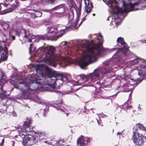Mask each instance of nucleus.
Wrapping results in <instances>:
<instances>
[{"label":"nucleus","mask_w":146,"mask_h":146,"mask_svg":"<svg viewBox=\"0 0 146 146\" xmlns=\"http://www.w3.org/2000/svg\"><path fill=\"white\" fill-rule=\"evenodd\" d=\"M40 75L35 78L25 80L23 78L22 76H20L17 77L15 80L16 85L21 84L24 85L20 88L23 95L30 97L31 100L35 102L38 103L40 99L35 92L36 90L39 87L35 85V83L42 85V86L46 88V91L60 93V91L55 88L56 81L60 80L63 82H69L66 76L62 74H58L56 77L50 78L48 74H45V76H47L46 78L42 74H40Z\"/></svg>","instance_id":"1"},{"label":"nucleus","mask_w":146,"mask_h":146,"mask_svg":"<svg viewBox=\"0 0 146 146\" xmlns=\"http://www.w3.org/2000/svg\"><path fill=\"white\" fill-rule=\"evenodd\" d=\"M97 39L99 42L96 46H91L90 45L89 41L87 40L82 41L79 46L72 49L68 48V45L66 42H62L59 45L60 51L62 50L70 51L71 53L75 52L81 54L82 58L78 61V64L80 67L86 69V66L89 64L96 61L99 57L102 56L106 55L109 49L105 48L102 46L104 39L101 33L97 35Z\"/></svg>","instance_id":"2"},{"label":"nucleus","mask_w":146,"mask_h":146,"mask_svg":"<svg viewBox=\"0 0 146 146\" xmlns=\"http://www.w3.org/2000/svg\"><path fill=\"white\" fill-rule=\"evenodd\" d=\"M112 10V19L117 27L127 13L134 10V6L139 5L144 9L146 0H102Z\"/></svg>","instance_id":"3"},{"label":"nucleus","mask_w":146,"mask_h":146,"mask_svg":"<svg viewBox=\"0 0 146 146\" xmlns=\"http://www.w3.org/2000/svg\"><path fill=\"white\" fill-rule=\"evenodd\" d=\"M120 65L112 60L105 61L102 66L95 69L94 72L86 76L84 74L80 75V77L82 83H78V85L83 86H92L95 88L96 90L99 89L101 88L100 83L98 80L102 79L105 76H107L111 72L115 71L113 68H119Z\"/></svg>","instance_id":"4"},{"label":"nucleus","mask_w":146,"mask_h":146,"mask_svg":"<svg viewBox=\"0 0 146 146\" xmlns=\"http://www.w3.org/2000/svg\"><path fill=\"white\" fill-rule=\"evenodd\" d=\"M54 50V48L52 46L40 48L37 53H40L38 56L40 58V61L44 62L46 64L54 67H56L58 63L62 67H65L68 64V60L62 56L56 58L55 60L54 59L55 58Z\"/></svg>","instance_id":"5"},{"label":"nucleus","mask_w":146,"mask_h":146,"mask_svg":"<svg viewBox=\"0 0 146 146\" xmlns=\"http://www.w3.org/2000/svg\"><path fill=\"white\" fill-rule=\"evenodd\" d=\"M56 29L52 27H48L47 28V32L44 35H40L38 36L35 37V36L30 34L28 31H25L23 29H18L15 31L16 35L18 36H23L24 34V37L28 39L29 42H31L35 38L36 39L34 41L37 42V39L43 40L46 39L54 40H56L57 38L62 36L64 33V29L60 31V33H57L55 31Z\"/></svg>","instance_id":"6"},{"label":"nucleus","mask_w":146,"mask_h":146,"mask_svg":"<svg viewBox=\"0 0 146 146\" xmlns=\"http://www.w3.org/2000/svg\"><path fill=\"white\" fill-rule=\"evenodd\" d=\"M117 42L118 46L121 48H114L109 49V51L110 52L116 51L113 55L112 60L116 62L118 64L120 65L121 63H122L124 62L123 61L124 59V56L125 55L128 47L127 44L124 41L123 38L121 37H119L117 38Z\"/></svg>","instance_id":"7"},{"label":"nucleus","mask_w":146,"mask_h":146,"mask_svg":"<svg viewBox=\"0 0 146 146\" xmlns=\"http://www.w3.org/2000/svg\"><path fill=\"white\" fill-rule=\"evenodd\" d=\"M80 13L77 12L76 9L73 7L71 10L68 16V20L70 21L68 24V26L66 27L65 29L75 30L77 29L79 27L77 26V24L79 21L80 16Z\"/></svg>","instance_id":"8"},{"label":"nucleus","mask_w":146,"mask_h":146,"mask_svg":"<svg viewBox=\"0 0 146 146\" xmlns=\"http://www.w3.org/2000/svg\"><path fill=\"white\" fill-rule=\"evenodd\" d=\"M130 64L133 65L137 64L138 65L136 67L138 74L142 76L146 75V60L140 58H137L129 62Z\"/></svg>","instance_id":"9"},{"label":"nucleus","mask_w":146,"mask_h":146,"mask_svg":"<svg viewBox=\"0 0 146 146\" xmlns=\"http://www.w3.org/2000/svg\"><path fill=\"white\" fill-rule=\"evenodd\" d=\"M31 123V122L29 120L25 122L24 124L20 129L21 130H18V132L20 136L29 135V133L33 131V127L29 125Z\"/></svg>","instance_id":"10"},{"label":"nucleus","mask_w":146,"mask_h":146,"mask_svg":"<svg viewBox=\"0 0 146 146\" xmlns=\"http://www.w3.org/2000/svg\"><path fill=\"white\" fill-rule=\"evenodd\" d=\"M46 134L43 132L36 133L33 136H29L27 138V140L30 142V144L32 145L36 144L38 141L44 139L46 137Z\"/></svg>","instance_id":"11"},{"label":"nucleus","mask_w":146,"mask_h":146,"mask_svg":"<svg viewBox=\"0 0 146 146\" xmlns=\"http://www.w3.org/2000/svg\"><path fill=\"white\" fill-rule=\"evenodd\" d=\"M2 42L0 44V58L2 61L6 60L8 57V47L9 45L5 40Z\"/></svg>","instance_id":"12"},{"label":"nucleus","mask_w":146,"mask_h":146,"mask_svg":"<svg viewBox=\"0 0 146 146\" xmlns=\"http://www.w3.org/2000/svg\"><path fill=\"white\" fill-rule=\"evenodd\" d=\"M143 136L140 134L137 131H134L133 132L132 140L136 145L139 146L142 145L144 143Z\"/></svg>","instance_id":"13"},{"label":"nucleus","mask_w":146,"mask_h":146,"mask_svg":"<svg viewBox=\"0 0 146 146\" xmlns=\"http://www.w3.org/2000/svg\"><path fill=\"white\" fill-rule=\"evenodd\" d=\"M82 0H81V2H82ZM84 1L85 5L84 11L85 13H86L82 19L79 25V26H80L82 24L83 22L85 20L86 17L88 15V14L92 10V9L93 8L92 4L90 0H84Z\"/></svg>","instance_id":"14"},{"label":"nucleus","mask_w":146,"mask_h":146,"mask_svg":"<svg viewBox=\"0 0 146 146\" xmlns=\"http://www.w3.org/2000/svg\"><path fill=\"white\" fill-rule=\"evenodd\" d=\"M2 8L3 10L1 11V14H3L13 11L14 10L13 8L11 7V6L9 3H0V11Z\"/></svg>","instance_id":"15"},{"label":"nucleus","mask_w":146,"mask_h":146,"mask_svg":"<svg viewBox=\"0 0 146 146\" xmlns=\"http://www.w3.org/2000/svg\"><path fill=\"white\" fill-rule=\"evenodd\" d=\"M45 70L50 72L51 71V69L48 66L41 64L37 65L36 66L35 69L33 71L34 72H35L36 74H38L40 73L42 71Z\"/></svg>","instance_id":"16"},{"label":"nucleus","mask_w":146,"mask_h":146,"mask_svg":"<svg viewBox=\"0 0 146 146\" xmlns=\"http://www.w3.org/2000/svg\"><path fill=\"white\" fill-rule=\"evenodd\" d=\"M90 139L87 137L81 135L77 139V146H85L90 142Z\"/></svg>","instance_id":"17"},{"label":"nucleus","mask_w":146,"mask_h":146,"mask_svg":"<svg viewBox=\"0 0 146 146\" xmlns=\"http://www.w3.org/2000/svg\"><path fill=\"white\" fill-rule=\"evenodd\" d=\"M15 22H16V24L13 23V24L12 22H3L1 24V26L3 27L4 30L9 31L10 28L14 29L16 24H17L19 22V21H15Z\"/></svg>","instance_id":"18"},{"label":"nucleus","mask_w":146,"mask_h":146,"mask_svg":"<svg viewBox=\"0 0 146 146\" xmlns=\"http://www.w3.org/2000/svg\"><path fill=\"white\" fill-rule=\"evenodd\" d=\"M32 1L38 6L40 5L43 6L45 4V2L50 4H53L55 3L54 0H32Z\"/></svg>","instance_id":"19"},{"label":"nucleus","mask_w":146,"mask_h":146,"mask_svg":"<svg viewBox=\"0 0 146 146\" xmlns=\"http://www.w3.org/2000/svg\"><path fill=\"white\" fill-rule=\"evenodd\" d=\"M56 105H52L51 106L54 107L57 110H60L61 112H64V107L61 106H59L57 105V104H62V100L61 99H59V101H56Z\"/></svg>","instance_id":"20"},{"label":"nucleus","mask_w":146,"mask_h":146,"mask_svg":"<svg viewBox=\"0 0 146 146\" xmlns=\"http://www.w3.org/2000/svg\"><path fill=\"white\" fill-rule=\"evenodd\" d=\"M1 80H0V90L2 91H3V88L2 84H3L4 82V79L5 78V73L2 72H1Z\"/></svg>","instance_id":"21"},{"label":"nucleus","mask_w":146,"mask_h":146,"mask_svg":"<svg viewBox=\"0 0 146 146\" xmlns=\"http://www.w3.org/2000/svg\"><path fill=\"white\" fill-rule=\"evenodd\" d=\"M129 85H130L129 83H127L126 84L124 83L123 86V92H128L131 88H129Z\"/></svg>","instance_id":"22"},{"label":"nucleus","mask_w":146,"mask_h":146,"mask_svg":"<svg viewBox=\"0 0 146 146\" xmlns=\"http://www.w3.org/2000/svg\"><path fill=\"white\" fill-rule=\"evenodd\" d=\"M33 11L37 17H40L42 16V13L40 11L34 9L33 10Z\"/></svg>","instance_id":"23"},{"label":"nucleus","mask_w":146,"mask_h":146,"mask_svg":"<svg viewBox=\"0 0 146 146\" xmlns=\"http://www.w3.org/2000/svg\"><path fill=\"white\" fill-rule=\"evenodd\" d=\"M136 130L135 131H137L136 130L138 129H139L143 130H144L145 129V127H143V125L140 124H137L136 125Z\"/></svg>","instance_id":"24"},{"label":"nucleus","mask_w":146,"mask_h":146,"mask_svg":"<svg viewBox=\"0 0 146 146\" xmlns=\"http://www.w3.org/2000/svg\"><path fill=\"white\" fill-rule=\"evenodd\" d=\"M49 108V107L48 106H46L44 110V113L43 114V115L44 117L46 116V114L48 111Z\"/></svg>","instance_id":"25"},{"label":"nucleus","mask_w":146,"mask_h":146,"mask_svg":"<svg viewBox=\"0 0 146 146\" xmlns=\"http://www.w3.org/2000/svg\"><path fill=\"white\" fill-rule=\"evenodd\" d=\"M35 48L33 44H30L29 47V52H33L35 50Z\"/></svg>","instance_id":"26"},{"label":"nucleus","mask_w":146,"mask_h":146,"mask_svg":"<svg viewBox=\"0 0 146 146\" xmlns=\"http://www.w3.org/2000/svg\"><path fill=\"white\" fill-rule=\"evenodd\" d=\"M27 10H26L25 9H22L20 10V11L17 13V14H22L24 13H25L27 12Z\"/></svg>","instance_id":"27"},{"label":"nucleus","mask_w":146,"mask_h":146,"mask_svg":"<svg viewBox=\"0 0 146 146\" xmlns=\"http://www.w3.org/2000/svg\"><path fill=\"white\" fill-rule=\"evenodd\" d=\"M60 8V6L59 5L51 9L52 12L54 11L58 10V9H59Z\"/></svg>","instance_id":"28"},{"label":"nucleus","mask_w":146,"mask_h":146,"mask_svg":"<svg viewBox=\"0 0 146 146\" xmlns=\"http://www.w3.org/2000/svg\"><path fill=\"white\" fill-rule=\"evenodd\" d=\"M97 114L99 117H101L102 118H107V115L103 113Z\"/></svg>","instance_id":"29"},{"label":"nucleus","mask_w":146,"mask_h":146,"mask_svg":"<svg viewBox=\"0 0 146 146\" xmlns=\"http://www.w3.org/2000/svg\"><path fill=\"white\" fill-rule=\"evenodd\" d=\"M42 11L44 12H46L47 13H51L52 12L51 9H43L42 10Z\"/></svg>","instance_id":"30"},{"label":"nucleus","mask_w":146,"mask_h":146,"mask_svg":"<svg viewBox=\"0 0 146 146\" xmlns=\"http://www.w3.org/2000/svg\"><path fill=\"white\" fill-rule=\"evenodd\" d=\"M9 36L10 37V39H11L12 40H15V36L13 35H11V34L10 33V31H9Z\"/></svg>","instance_id":"31"},{"label":"nucleus","mask_w":146,"mask_h":146,"mask_svg":"<svg viewBox=\"0 0 146 146\" xmlns=\"http://www.w3.org/2000/svg\"><path fill=\"white\" fill-rule=\"evenodd\" d=\"M138 42L139 43L141 42L146 43V39H143L142 40H139L138 41Z\"/></svg>","instance_id":"32"},{"label":"nucleus","mask_w":146,"mask_h":146,"mask_svg":"<svg viewBox=\"0 0 146 146\" xmlns=\"http://www.w3.org/2000/svg\"><path fill=\"white\" fill-rule=\"evenodd\" d=\"M31 17L33 18H35L36 17H36V15H35V13H34V12L33 13H31Z\"/></svg>","instance_id":"33"},{"label":"nucleus","mask_w":146,"mask_h":146,"mask_svg":"<svg viewBox=\"0 0 146 146\" xmlns=\"http://www.w3.org/2000/svg\"><path fill=\"white\" fill-rule=\"evenodd\" d=\"M4 140L3 139L2 140L1 143V144H0V145H3L4 143Z\"/></svg>","instance_id":"34"},{"label":"nucleus","mask_w":146,"mask_h":146,"mask_svg":"<svg viewBox=\"0 0 146 146\" xmlns=\"http://www.w3.org/2000/svg\"><path fill=\"white\" fill-rule=\"evenodd\" d=\"M122 132H123V131H122L121 132H117V135H122ZM120 137V136H119V137Z\"/></svg>","instance_id":"35"},{"label":"nucleus","mask_w":146,"mask_h":146,"mask_svg":"<svg viewBox=\"0 0 146 146\" xmlns=\"http://www.w3.org/2000/svg\"><path fill=\"white\" fill-rule=\"evenodd\" d=\"M16 115L17 114H16V113H15L14 112H13V116H16Z\"/></svg>","instance_id":"36"},{"label":"nucleus","mask_w":146,"mask_h":146,"mask_svg":"<svg viewBox=\"0 0 146 146\" xmlns=\"http://www.w3.org/2000/svg\"><path fill=\"white\" fill-rule=\"evenodd\" d=\"M1 35H2L3 36H4V37L5 39H6V38H5L6 37H7V36H5V35L4 34H3L2 33H1Z\"/></svg>","instance_id":"37"},{"label":"nucleus","mask_w":146,"mask_h":146,"mask_svg":"<svg viewBox=\"0 0 146 146\" xmlns=\"http://www.w3.org/2000/svg\"><path fill=\"white\" fill-rule=\"evenodd\" d=\"M12 0H6V1H9V2H12Z\"/></svg>","instance_id":"38"},{"label":"nucleus","mask_w":146,"mask_h":146,"mask_svg":"<svg viewBox=\"0 0 146 146\" xmlns=\"http://www.w3.org/2000/svg\"><path fill=\"white\" fill-rule=\"evenodd\" d=\"M59 13H57V12H55L54 13V14L55 15L56 14H59Z\"/></svg>","instance_id":"39"},{"label":"nucleus","mask_w":146,"mask_h":146,"mask_svg":"<svg viewBox=\"0 0 146 146\" xmlns=\"http://www.w3.org/2000/svg\"><path fill=\"white\" fill-rule=\"evenodd\" d=\"M131 93L129 94V98H130L131 97Z\"/></svg>","instance_id":"40"},{"label":"nucleus","mask_w":146,"mask_h":146,"mask_svg":"<svg viewBox=\"0 0 146 146\" xmlns=\"http://www.w3.org/2000/svg\"><path fill=\"white\" fill-rule=\"evenodd\" d=\"M97 122H98V124L99 125V121L98 120V119H97Z\"/></svg>","instance_id":"41"},{"label":"nucleus","mask_w":146,"mask_h":146,"mask_svg":"<svg viewBox=\"0 0 146 146\" xmlns=\"http://www.w3.org/2000/svg\"><path fill=\"white\" fill-rule=\"evenodd\" d=\"M66 116H67L68 115V113H66Z\"/></svg>","instance_id":"42"},{"label":"nucleus","mask_w":146,"mask_h":146,"mask_svg":"<svg viewBox=\"0 0 146 146\" xmlns=\"http://www.w3.org/2000/svg\"><path fill=\"white\" fill-rule=\"evenodd\" d=\"M92 15H93V16H94L95 15V14H94V13H93Z\"/></svg>","instance_id":"43"},{"label":"nucleus","mask_w":146,"mask_h":146,"mask_svg":"<svg viewBox=\"0 0 146 146\" xmlns=\"http://www.w3.org/2000/svg\"><path fill=\"white\" fill-rule=\"evenodd\" d=\"M14 142H13V145H12V146H14Z\"/></svg>","instance_id":"44"},{"label":"nucleus","mask_w":146,"mask_h":146,"mask_svg":"<svg viewBox=\"0 0 146 146\" xmlns=\"http://www.w3.org/2000/svg\"><path fill=\"white\" fill-rule=\"evenodd\" d=\"M109 17H108V18H107V20H109Z\"/></svg>","instance_id":"45"},{"label":"nucleus","mask_w":146,"mask_h":146,"mask_svg":"<svg viewBox=\"0 0 146 146\" xmlns=\"http://www.w3.org/2000/svg\"><path fill=\"white\" fill-rule=\"evenodd\" d=\"M132 107V106H129L128 107Z\"/></svg>","instance_id":"46"},{"label":"nucleus","mask_w":146,"mask_h":146,"mask_svg":"<svg viewBox=\"0 0 146 146\" xmlns=\"http://www.w3.org/2000/svg\"><path fill=\"white\" fill-rule=\"evenodd\" d=\"M98 97V98H100V97H99V96H98V97H97V96H96V97Z\"/></svg>","instance_id":"47"},{"label":"nucleus","mask_w":146,"mask_h":146,"mask_svg":"<svg viewBox=\"0 0 146 146\" xmlns=\"http://www.w3.org/2000/svg\"><path fill=\"white\" fill-rule=\"evenodd\" d=\"M81 6V4L80 3V7Z\"/></svg>","instance_id":"48"},{"label":"nucleus","mask_w":146,"mask_h":146,"mask_svg":"<svg viewBox=\"0 0 146 146\" xmlns=\"http://www.w3.org/2000/svg\"><path fill=\"white\" fill-rule=\"evenodd\" d=\"M116 95H117V94H116L115 95H114V96H116Z\"/></svg>","instance_id":"49"},{"label":"nucleus","mask_w":146,"mask_h":146,"mask_svg":"<svg viewBox=\"0 0 146 146\" xmlns=\"http://www.w3.org/2000/svg\"><path fill=\"white\" fill-rule=\"evenodd\" d=\"M108 77H110V75H108Z\"/></svg>","instance_id":"50"}]
</instances>
